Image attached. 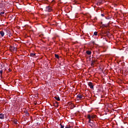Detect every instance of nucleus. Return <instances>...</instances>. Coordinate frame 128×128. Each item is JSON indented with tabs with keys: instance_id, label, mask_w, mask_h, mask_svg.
<instances>
[{
	"instance_id": "1",
	"label": "nucleus",
	"mask_w": 128,
	"mask_h": 128,
	"mask_svg": "<svg viewBox=\"0 0 128 128\" xmlns=\"http://www.w3.org/2000/svg\"><path fill=\"white\" fill-rule=\"evenodd\" d=\"M46 12H50L52 10V7L50 6H47L46 7Z\"/></svg>"
},
{
	"instance_id": "2",
	"label": "nucleus",
	"mask_w": 128,
	"mask_h": 128,
	"mask_svg": "<svg viewBox=\"0 0 128 128\" xmlns=\"http://www.w3.org/2000/svg\"><path fill=\"white\" fill-rule=\"evenodd\" d=\"M84 98V96L82 95L78 94L77 95V100H82Z\"/></svg>"
},
{
	"instance_id": "3",
	"label": "nucleus",
	"mask_w": 128,
	"mask_h": 128,
	"mask_svg": "<svg viewBox=\"0 0 128 128\" xmlns=\"http://www.w3.org/2000/svg\"><path fill=\"white\" fill-rule=\"evenodd\" d=\"M88 86H90V88H92V90L94 89V84H92V82H88Z\"/></svg>"
},
{
	"instance_id": "4",
	"label": "nucleus",
	"mask_w": 128,
	"mask_h": 128,
	"mask_svg": "<svg viewBox=\"0 0 128 128\" xmlns=\"http://www.w3.org/2000/svg\"><path fill=\"white\" fill-rule=\"evenodd\" d=\"M90 126H91V128H94V126H96V125L94 124V120L91 121V122H90Z\"/></svg>"
},
{
	"instance_id": "5",
	"label": "nucleus",
	"mask_w": 128,
	"mask_h": 128,
	"mask_svg": "<svg viewBox=\"0 0 128 128\" xmlns=\"http://www.w3.org/2000/svg\"><path fill=\"white\" fill-rule=\"evenodd\" d=\"M10 50L12 52H16V48L12 46H10Z\"/></svg>"
},
{
	"instance_id": "6",
	"label": "nucleus",
	"mask_w": 128,
	"mask_h": 128,
	"mask_svg": "<svg viewBox=\"0 0 128 128\" xmlns=\"http://www.w3.org/2000/svg\"><path fill=\"white\" fill-rule=\"evenodd\" d=\"M4 114H0V120H4Z\"/></svg>"
},
{
	"instance_id": "7",
	"label": "nucleus",
	"mask_w": 128,
	"mask_h": 128,
	"mask_svg": "<svg viewBox=\"0 0 128 128\" xmlns=\"http://www.w3.org/2000/svg\"><path fill=\"white\" fill-rule=\"evenodd\" d=\"M54 98H55V100H58V102H60V98L58 96H55L54 97Z\"/></svg>"
},
{
	"instance_id": "8",
	"label": "nucleus",
	"mask_w": 128,
	"mask_h": 128,
	"mask_svg": "<svg viewBox=\"0 0 128 128\" xmlns=\"http://www.w3.org/2000/svg\"><path fill=\"white\" fill-rule=\"evenodd\" d=\"M94 116H90V115L88 114V120H92V118H94Z\"/></svg>"
},
{
	"instance_id": "9",
	"label": "nucleus",
	"mask_w": 128,
	"mask_h": 128,
	"mask_svg": "<svg viewBox=\"0 0 128 128\" xmlns=\"http://www.w3.org/2000/svg\"><path fill=\"white\" fill-rule=\"evenodd\" d=\"M0 16H6V14H4V12H0Z\"/></svg>"
},
{
	"instance_id": "10",
	"label": "nucleus",
	"mask_w": 128,
	"mask_h": 128,
	"mask_svg": "<svg viewBox=\"0 0 128 128\" xmlns=\"http://www.w3.org/2000/svg\"><path fill=\"white\" fill-rule=\"evenodd\" d=\"M0 34H1V36H4V31H0Z\"/></svg>"
},
{
	"instance_id": "11",
	"label": "nucleus",
	"mask_w": 128,
	"mask_h": 128,
	"mask_svg": "<svg viewBox=\"0 0 128 128\" xmlns=\"http://www.w3.org/2000/svg\"><path fill=\"white\" fill-rule=\"evenodd\" d=\"M86 54H88V55L92 54V52L90 50H87L86 52Z\"/></svg>"
},
{
	"instance_id": "12",
	"label": "nucleus",
	"mask_w": 128,
	"mask_h": 128,
	"mask_svg": "<svg viewBox=\"0 0 128 128\" xmlns=\"http://www.w3.org/2000/svg\"><path fill=\"white\" fill-rule=\"evenodd\" d=\"M94 62H96V60H92L91 62V66H94Z\"/></svg>"
},
{
	"instance_id": "13",
	"label": "nucleus",
	"mask_w": 128,
	"mask_h": 128,
	"mask_svg": "<svg viewBox=\"0 0 128 128\" xmlns=\"http://www.w3.org/2000/svg\"><path fill=\"white\" fill-rule=\"evenodd\" d=\"M25 116H30V114L28 113V112H25Z\"/></svg>"
},
{
	"instance_id": "14",
	"label": "nucleus",
	"mask_w": 128,
	"mask_h": 128,
	"mask_svg": "<svg viewBox=\"0 0 128 128\" xmlns=\"http://www.w3.org/2000/svg\"><path fill=\"white\" fill-rule=\"evenodd\" d=\"M55 58L58 59L60 58V56H58V54H55Z\"/></svg>"
},
{
	"instance_id": "15",
	"label": "nucleus",
	"mask_w": 128,
	"mask_h": 128,
	"mask_svg": "<svg viewBox=\"0 0 128 128\" xmlns=\"http://www.w3.org/2000/svg\"><path fill=\"white\" fill-rule=\"evenodd\" d=\"M36 56V54H34V53L30 54V56Z\"/></svg>"
},
{
	"instance_id": "16",
	"label": "nucleus",
	"mask_w": 128,
	"mask_h": 128,
	"mask_svg": "<svg viewBox=\"0 0 128 128\" xmlns=\"http://www.w3.org/2000/svg\"><path fill=\"white\" fill-rule=\"evenodd\" d=\"M94 36H98V32H94Z\"/></svg>"
},
{
	"instance_id": "17",
	"label": "nucleus",
	"mask_w": 128,
	"mask_h": 128,
	"mask_svg": "<svg viewBox=\"0 0 128 128\" xmlns=\"http://www.w3.org/2000/svg\"><path fill=\"white\" fill-rule=\"evenodd\" d=\"M60 128H64V126L62 125V124H60Z\"/></svg>"
},
{
	"instance_id": "18",
	"label": "nucleus",
	"mask_w": 128,
	"mask_h": 128,
	"mask_svg": "<svg viewBox=\"0 0 128 128\" xmlns=\"http://www.w3.org/2000/svg\"><path fill=\"white\" fill-rule=\"evenodd\" d=\"M92 122V119H89V120L88 121V124H90Z\"/></svg>"
},
{
	"instance_id": "19",
	"label": "nucleus",
	"mask_w": 128,
	"mask_h": 128,
	"mask_svg": "<svg viewBox=\"0 0 128 128\" xmlns=\"http://www.w3.org/2000/svg\"><path fill=\"white\" fill-rule=\"evenodd\" d=\"M65 128H70V126H68L67 125L65 126Z\"/></svg>"
},
{
	"instance_id": "20",
	"label": "nucleus",
	"mask_w": 128,
	"mask_h": 128,
	"mask_svg": "<svg viewBox=\"0 0 128 128\" xmlns=\"http://www.w3.org/2000/svg\"><path fill=\"white\" fill-rule=\"evenodd\" d=\"M0 74H1V76L2 74V70H0Z\"/></svg>"
},
{
	"instance_id": "21",
	"label": "nucleus",
	"mask_w": 128,
	"mask_h": 128,
	"mask_svg": "<svg viewBox=\"0 0 128 128\" xmlns=\"http://www.w3.org/2000/svg\"><path fill=\"white\" fill-rule=\"evenodd\" d=\"M91 43L92 44H94V41H91Z\"/></svg>"
},
{
	"instance_id": "22",
	"label": "nucleus",
	"mask_w": 128,
	"mask_h": 128,
	"mask_svg": "<svg viewBox=\"0 0 128 128\" xmlns=\"http://www.w3.org/2000/svg\"><path fill=\"white\" fill-rule=\"evenodd\" d=\"M56 104H57V106H58V102H56Z\"/></svg>"
},
{
	"instance_id": "23",
	"label": "nucleus",
	"mask_w": 128,
	"mask_h": 128,
	"mask_svg": "<svg viewBox=\"0 0 128 128\" xmlns=\"http://www.w3.org/2000/svg\"><path fill=\"white\" fill-rule=\"evenodd\" d=\"M54 0H52V4H54Z\"/></svg>"
},
{
	"instance_id": "24",
	"label": "nucleus",
	"mask_w": 128,
	"mask_h": 128,
	"mask_svg": "<svg viewBox=\"0 0 128 128\" xmlns=\"http://www.w3.org/2000/svg\"><path fill=\"white\" fill-rule=\"evenodd\" d=\"M101 16H104V14H102Z\"/></svg>"
},
{
	"instance_id": "25",
	"label": "nucleus",
	"mask_w": 128,
	"mask_h": 128,
	"mask_svg": "<svg viewBox=\"0 0 128 128\" xmlns=\"http://www.w3.org/2000/svg\"><path fill=\"white\" fill-rule=\"evenodd\" d=\"M9 72H12V70H10V68L8 69Z\"/></svg>"
},
{
	"instance_id": "26",
	"label": "nucleus",
	"mask_w": 128,
	"mask_h": 128,
	"mask_svg": "<svg viewBox=\"0 0 128 128\" xmlns=\"http://www.w3.org/2000/svg\"><path fill=\"white\" fill-rule=\"evenodd\" d=\"M12 36V34H10V35L9 36Z\"/></svg>"
},
{
	"instance_id": "27",
	"label": "nucleus",
	"mask_w": 128,
	"mask_h": 128,
	"mask_svg": "<svg viewBox=\"0 0 128 128\" xmlns=\"http://www.w3.org/2000/svg\"><path fill=\"white\" fill-rule=\"evenodd\" d=\"M34 104H35V105H36V103H35Z\"/></svg>"
},
{
	"instance_id": "28",
	"label": "nucleus",
	"mask_w": 128,
	"mask_h": 128,
	"mask_svg": "<svg viewBox=\"0 0 128 128\" xmlns=\"http://www.w3.org/2000/svg\"><path fill=\"white\" fill-rule=\"evenodd\" d=\"M107 32H108H108H109L108 31Z\"/></svg>"
}]
</instances>
